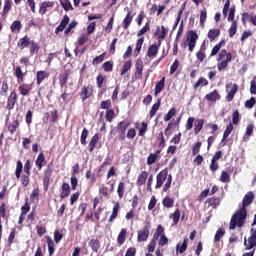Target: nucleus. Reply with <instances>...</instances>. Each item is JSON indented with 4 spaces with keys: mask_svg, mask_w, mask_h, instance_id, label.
<instances>
[{
    "mask_svg": "<svg viewBox=\"0 0 256 256\" xmlns=\"http://www.w3.org/2000/svg\"><path fill=\"white\" fill-rule=\"evenodd\" d=\"M245 221H247V209L239 208L231 217L229 223L230 231L243 228L245 225Z\"/></svg>",
    "mask_w": 256,
    "mask_h": 256,
    "instance_id": "obj_1",
    "label": "nucleus"
},
{
    "mask_svg": "<svg viewBox=\"0 0 256 256\" xmlns=\"http://www.w3.org/2000/svg\"><path fill=\"white\" fill-rule=\"evenodd\" d=\"M171 183H173V176L169 174V170L163 169L156 176L155 189H161L163 187V192L167 193L171 189Z\"/></svg>",
    "mask_w": 256,
    "mask_h": 256,
    "instance_id": "obj_2",
    "label": "nucleus"
},
{
    "mask_svg": "<svg viewBox=\"0 0 256 256\" xmlns=\"http://www.w3.org/2000/svg\"><path fill=\"white\" fill-rule=\"evenodd\" d=\"M69 21H70L69 16L65 14L60 24L56 27L54 31L55 35H59V33H62V31H64V35H69V33H71V30L77 27L78 25L77 21L72 20L70 23Z\"/></svg>",
    "mask_w": 256,
    "mask_h": 256,
    "instance_id": "obj_3",
    "label": "nucleus"
},
{
    "mask_svg": "<svg viewBox=\"0 0 256 256\" xmlns=\"http://www.w3.org/2000/svg\"><path fill=\"white\" fill-rule=\"evenodd\" d=\"M168 33H169V29L165 28V26H162L161 35L157 37V43L152 44L148 47L147 56L150 59H154V57H157V53H159L161 43H163V40H165V37H167Z\"/></svg>",
    "mask_w": 256,
    "mask_h": 256,
    "instance_id": "obj_4",
    "label": "nucleus"
},
{
    "mask_svg": "<svg viewBox=\"0 0 256 256\" xmlns=\"http://www.w3.org/2000/svg\"><path fill=\"white\" fill-rule=\"evenodd\" d=\"M21 173H23V162L18 160L16 163L15 177L16 179H20L22 187H28L29 183H31V172H24L22 176Z\"/></svg>",
    "mask_w": 256,
    "mask_h": 256,
    "instance_id": "obj_5",
    "label": "nucleus"
},
{
    "mask_svg": "<svg viewBox=\"0 0 256 256\" xmlns=\"http://www.w3.org/2000/svg\"><path fill=\"white\" fill-rule=\"evenodd\" d=\"M198 39L199 35H197V32L190 30L187 33L186 40L182 41L181 47L183 49H186L188 46V51H190V53H193V51H195V47L197 46Z\"/></svg>",
    "mask_w": 256,
    "mask_h": 256,
    "instance_id": "obj_6",
    "label": "nucleus"
},
{
    "mask_svg": "<svg viewBox=\"0 0 256 256\" xmlns=\"http://www.w3.org/2000/svg\"><path fill=\"white\" fill-rule=\"evenodd\" d=\"M131 127V121L129 120H122L117 123L116 129L119 133L118 139L119 141H124L126 136L125 134L127 133V129Z\"/></svg>",
    "mask_w": 256,
    "mask_h": 256,
    "instance_id": "obj_7",
    "label": "nucleus"
},
{
    "mask_svg": "<svg viewBox=\"0 0 256 256\" xmlns=\"http://www.w3.org/2000/svg\"><path fill=\"white\" fill-rule=\"evenodd\" d=\"M244 247L246 251H251V249H254L256 247V227L250 229V237L244 238Z\"/></svg>",
    "mask_w": 256,
    "mask_h": 256,
    "instance_id": "obj_8",
    "label": "nucleus"
},
{
    "mask_svg": "<svg viewBox=\"0 0 256 256\" xmlns=\"http://www.w3.org/2000/svg\"><path fill=\"white\" fill-rule=\"evenodd\" d=\"M53 176V168L48 165L43 174V187L45 191H49V185H51V177Z\"/></svg>",
    "mask_w": 256,
    "mask_h": 256,
    "instance_id": "obj_9",
    "label": "nucleus"
},
{
    "mask_svg": "<svg viewBox=\"0 0 256 256\" xmlns=\"http://www.w3.org/2000/svg\"><path fill=\"white\" fill-rule=\"evenodd\" d=\"M79 97L82 103H85L87 99L93 97V85L88 84L87 86L82 87V90L79 93Z\"/></svg>",
    "mask_w": 256,
    "mask_h": 256,
    "instance_id": "obj_10",
    "label": "nucleus"
},
{
    "mask_svg": "<svg viewBox=\"0 0 256 256\" xmlns=\"http://www.w3.org/2000/svg\"><path fill=\"white\" fill-rule=\"evenodd\" d=\"M238 91V86L237 84H233V83H228L226 84V92H227V96H226V100L227 101H233V99L235 98V94Z\"/></svg>",
    "mask_w": 256,
    "mask_h": 256,
    "instance_id": "obj_11",
    "label": "nucleus"
},
{
    "mask_svg": "<svg viewBox=\"0 0 256 256\" xmlns=\"http://www.w3.org/2000/svg\"><path fill=\"white\" fill-rule=\"evenodd\" d=\"M49 117L51 123H57L59 121V112L57 109H54L50 112H45L44 113V118H43V123H49Z\"/></svg>",
    "mask_w": 256,
    "mask_h": 256,
    "instance_id": "obj_12",
    "label": "nucleus"
},
{
    "mask_svg": "<svg viewBox=\"0 0 256 256\" xmlns=\"http://www.w3.org/2000/svg\"><path fill=\"white\" fill-rule=\"evenodd\" d=\"M149 226L145 225L142 229L138 231L137 241L138 243H143L149 239Z\"/></svg>",
    "mask_w": 256,
    "mask_h": 256,
    "instance_id": "obj_13",
    "label": "nucleus"
},
{
    "mask_svg": "<svg viewBox=\"0 0 256 256\" xmlns=\"http://www.w3.org/2000/svg\"><path fill=\"white\" fill-rule=\"evenodd\" d=\"M255 200V194L252 191L247 192L242 200V206L240 208L247 209L251 203Z\"/></svg>",
    "mask_w": 256,
    "mask_h": 256,
    "instance_id": "obj_14",
    "label": "nucleus"
},
{
    "mask_svg": "<svg viewBox=\"0 0 256 256\" xmlns=\"http://www.w3.org/2000/svg\"><path fill=\"white\" fill-rule=\"evenodd\" d=\"M70 76H71V70H69V69L62 71L58 75L59 85L61 88L65 87V85H67V82L69 81Z\"/></svg>",
    "mask_w": 256,
    "mask_h": 256,
    "instance_id": "obj_15",
    "label": "nucleus"
},
{
    "mask_svg": "<svg viewBox=\"0 0 256 256\" xmlns=\"http://www.w3.org/2000/svg\"><path fill=\"white\" fill-rule=\"evenodd\" d=\"M15 103H17V92L13 90L8 97L6 109L12 111L15 109Z\"/></svg>",
    "mask_w": 256,
    "mask_h": 256,
    "instance_id": "obj_16",
    "label": "nucleus"
},
{
    "mask_svg": "<svg viewBox=\"0 0 256 256\" xmlns=\"http://www.w3.org/2000/svg\"><path fill=\"white\" fill-rule=\"evenodd\" d=\"M206 51L207 45L205 44V41H203L199 51L196 53V58L200 63H203V61H205V58L207 57Z\"/></svg>",
    "mask_w": 256,
    "mask_h": 256,
    "instance_id": "obj_17",
    "label": "nucleus"
},
{
    "mask_svg": "<svg viewBox=\"0 0 256 256\" xmlns=\"http://www.w3.org/2000/svg\"><path fill=\"white\" fill-rule=\"evenodd\" d=\"M50 73L45 70H39L36 72V84L41 85L43 81H46V79H49Z\"/></svg>",
    "mask_w": 256,
    "mask_h": 256,
    "instance_id": "obj_18",
    "label": "nucleus"
},
{
    "mask_svg": "<svg viewBox=\"0 0 256 256\" xmlns=\"http://www.w3.org/2000/svg\"><path fill=\"white\" fill-rule=\"evenodd\" d=\"M231 61H233V55L231 54V52H228L227 58L217 64L218 71H224V69H227Z\"/></svg>",
    "mask_w": 256,
    "mask_h": 256,
    "instance_id": "obj_19",
    "label": "nucleus"
},
{
    "mask_svg": "<svg viewBox=\"0 0 256 256\" xmlns=\"http://www.w3.org/2000/svg\"><path fill=\"white\" fill-rule=\"evenodd\" d=\"M19 119H15L12 122H6V127L10 133V135H15V133L17 132V129L19 128Z\"/></svg>",
    "mask_w": 256,
    "mask_h": 256,
    "instance_id": "obj_20",
    "label": "nucleus"
},
{
    "mask_svg": "<svg viewBox=\"0 0 256 256\" xmlns=\"http://www.w3.org/2000/svg\"><path fill=\"white\" fill-rule=\"evenodd\" d=\"M149 177L148 171H142L137 178L136 185L137 187H143L147 183V179Z\"/></svg>",
    "mask_w": 256,
    "mask_h": 256,
    "instance_id": "obj_21",
    "label": "nucleus"
},
{
    "mask_svg": "<svg viewBox=\"0 0 256 256\" xmlns=\"http://www.w3.org/2000/svg\"><path fill=\"white\" fill-rule=\"evenodd\" d=\"M101 139V134L96 133L92 136L88 147H89V152L93 153V151H95V147H97V143H99V140Z\"/></svg>",
    "mask_w": 256,
    "mask_h": 256,
    "instance_id": "obj_22",
    "label": "nucleus"
},
{
    "mask_svg": "<svg viewBox=\"0 0 256 256\" xmlns=\"http://www.w3.org/2000/svg\"><path fill=\"white\" fill-rule=\"evenodd\" d=\"M55 7V2L44 1L40 4L39 13L40 15H45L47 13V9H53Z\"/></svg>",
    "mask_w": 256,
    "mask_h": 256,
    "instance_id": "obj_23",
    "label": "nucleus"
},
{
    "mask_svg": "<svg viewBox=\"0 0 256 256\" xmlns=\"http://www.w3.org/2000/svg\"><path fill=\"white\" fill-rule=\"evenodd\" d=\"M131 23H133V12H131V10H128L125 18L122 21L123 29L125 30L129 29Z\"/></svg>",
    "mask_w": 256,
    "mask_h": 256,
    "instance_id": "obj_24",
    "label": "nucleus"
},
{
    "mask_svg": "<svg viewBox=\"0 0 256 256\" xmlns=\"http://www.w3.org/2000/svg\"><path fill=\"white\" fill-rule=\"evenodd\" d=\"M31 89H33V87L30 84H26V83H23L18 86V91L20 95H22V97H27V95L31 93Z\"/></svg>",
    "mask_w": 256,
    "mask_h": 256,
    "instance_id": "obj_25",
    "label": "nucleus"
},
{
    "mask_svg": "<svg viewBox=\"0 0 256 256\" xmlns=\"http://www.w3.org/2000/svg\"><path fill=\"white\" fill-rule=\"evenodd\" d=\"M31 38L27 35H25L24 37L20 38L18 43H17V47H19V49H26V47H29V45H31Z\"/></svg>",
    "mask_w": 256,
    "mask_h": 256,
    "instance_id": "obj_26",
    "label": "nucleus"
},
{
    "mask_svg": "<svg viewBox=\"0 0 256 256\" xmlns=\"http://www.w3.org/2000/svg\"><path fill=\"white\" fill-rule=\"evenodd\" d=\"M62 192L60 195V199H66V197H69L71 195V186L69 183L64 182L61 186Z\"/></svg>",
    "mask_w": 256,
    "mask_h": 256,
    "instance_id": "obj_27",
    "label": "nucleus"
},
{
    "mask_svg": "<svg viewBox=\"0 0 256 256\" xmlns=\"http://www.w3.org/2000/svg\"><path fill=\"white\" fill-rule=\"evenodd\" d=\"M136 70H135V79H141L143 77V61L137 60L135 64Z\"/></svg>",
    "mask_w": 256,
    "mask_h": 256,
    "instance_id": "obj_28",
    "label": "nucleus"
},
{
    "mask_svg": "<svg viewBox=\"0 0 256 256\" xmlns=\"http://www.w3.org/2000/svg\"><path fill=\"white\" fill-rule=\"evenodd\" d=\"M35 165L38 169V171H41L43 167H45V155L43 152H40L35 160Z\"/></svg>",
    "mask_w": 256,
    "mask_h": 256,
    "instance_id": "obj_29",
    "label": "nucleus"
},
{
    "mask_svg": "<svg viewBox=\"0 0 256 256\" xmlns=\"http://www.w3.org/2000/svg\"><path fill=\"white\" fill-rule=\"evenodd\" d=\"M205 99L206 101L215 103V101H219V99H221V95L217 90H214L211 93L206 94Z\"/></svg>",
    "mask_w": 256,
    "mask_h": 256,
    "instance_id": "obj_30",
    "label": "nucleus"
},
{
    "mask_svg": "<svg viewBox=\"0 0 256 256\" xmlns=\"http://www.w3.org/2000/svg\"><path fill=\"white\" fill-rule=\"evenodd\" d=\"M163 89H165V77H162L158 82H156L154 89L155 97H157V95H159Z\"/></svg>",
    "mask_w": 256,
    "mask_h": 256,
    "instance_id": "obj_31",
    "label": "nucleus"
},
{
    "mask_svg": "<svg viewBox=\"0 0 256 256\" xmlns=\"http://www.w3.org/2000/svg\"><path fill=\"white\" fill-rule=\"evenodd\" d=\"M14 75H15L18 83H23V81H25V73H23L21 66H17L15 68Z\"/></svg>",
    "mask_w": 256,
    "mask_h": 256,
    "instance_id": "obj_32",
    "label": "nucleus"
},
{
    "mask_svg": "<svg viewBox=\"0 0 256 256\" xmlns=\"http://www.w3.org/2000/svg\"><path fill=\"white\" fill-rule=\"evenodd\" d=\"M206 203L212 208V209H217L219 205H221V198L219 197H211L208 198Z\"/></svg>",
    "mask_w": 256,
    "mask_h": 256,
    "instance_id": "obj_33",
    "label": "nucleus"
},
{
    "mask_svg": "<svg viewBox=\"0 0 256 256\" xmlns=\"http://www.w3.org/2000/svg\"><path fill=\"white\" fill-rule=\"evenodd\" d=\"M219 35H221V30H219V29H210L208 31L207 37H208L209 41L211 43H213V41H215L219 37Z\"/></svg>",
    "mask_w": 256,
    "mask_h": 256,
    "instance_id": "obj_34",
    "label": "nucleus"
},
{
    "mask_svg": "<svg viewBox=\"0 0 256 256\" xmlns=\"http://www.w3.org/2000/svg\"><path fill=\"white\" fill-rule=\"evenodd\" d=\"M89 247H91L92 251L94 253H99V249L101 247V241L99 239H91L88 242Z\"/></svg>",
    "mask_w": 256,
    "mask_h": 256,
    "instance_id": "obj_35",
    "label": "nucleus"
},
{
    "mask_svg": "<svg viewBox=\"0 0 256 256\" xmlns=\"http://www.w3.org/2000/svg\"><path fill=\"white\" fill-rule=\"evenodd\" d=\"M119 209H121L119 202L114 203L112 213L108 219L109 223L115 221V218L117 217V215H119Z\"/></svg>",
    "mask_w": 256,
    "mask_h": 256,
    "instance_id": "obj_36",
    "label": "nucleus"
},
{
    "mask_svg": "<svg viewBox=\"0 0 256 256\" xmlns=\"http://www.w3.org/2000/svg\"><path fill=\"white\" fill-rule=\"evenodd\" d=\"M22 27H23V24H21V21L16 20V21H13L12 24L10 25V31L12 33H21Z\"/></svg>",
    "mask_w": 256,
    "mask_h": 256,
    "instance_id": "obj_37",
    "label": "nucleus"
},
{
    "mask_svg": "<svg viewBox=\"0 0 256 256\" xmlns=\"http://www.w3.org/2000/svg\"><path fill=\"white\" fill-rule=\"evenodd\" d=\"M159 155H161V149L157 150L155 153H150L147 158V165H153V163L159 159Z\"/></svg>",
    "mask_w": 256,
    "mask_h": 256,
    "instance_id": "obj_38",
    "label": "nucleus"
},
{
    "mask_svg": "<svg viewBox=\"0 0 256 256\" xmlns=\"http://www.w3.org/2000/svg\"><path fill=\"white\" fill-rule=\"evenodd\" d=\"M162 205L163 207H165L166 209H171V207H173L175 205V199L171 198L169 196H165L162 200Z\"/></svg>",
    "mask_w": 256,
    "mask_h": 256,
    "instance_id": "obj_39",
    "label": "nucleus"
},
{
    "mask_svg": "<svg viewBox=\"0 0 256 256\" xmlns=\"http://www.w3.org/2000/svg\"><path fill=\"white\" fill-rule=\"evenodd\" d=\"M46 243L48 247L49 256H52L53 253H55V242L53 241V239H51V236H46Z\"/></svg>",
    "mask_w": 256,
    "mask_h": 256,
    "instance_id": "obj_40",
    "label": "nucleus"
},
{
    "mask_svg": "<svg viewBox=\"0 0 256 256\" xmlns=\"http://www.w3.org/2000/svg\"><path fill=\"white\" fill-rule=\"evenodd\" d=\"M203 125H205L204 119H197L194 123V133L195 135H199L201 133V130L203 129Z\"/></svg>",
    "mask_w": 256,
    "mask_h": 256,
    "instance_id": "obj_41",
    "label": "nucleus"
},
{
    "mask_svg": "<svg viewBox=\"0 0 256 256\" xmlns=\"http://www.w3.org/2000/svg\"><path fill=\"white\" fill-rule=\"evenodd\" d=\"M126 239H127V229L122 228L117 237L118 245H123V243H125Z\"/></svg>",
    "mask_w": 256,
    "mask_h": 256,
    "instance_id": "obj_42",
    "label": "nucleus"
},
{
    "mask_svg": "<svg viewBox=\"0 0 256 256\" xmlns=\"http://www.w3.org/2000/svg\"><path fill=\"white\" fill-rule=\"evenodd\" d=\"M13 7V3L11 2V0H5L4 1V7H3V10H2V17H5V15H8L9 14V11H11Z\"/></svg>",
    "mask_w": 256,
    "mask_h": 256,
    "instance_id": "obj_43",
    "label": "nucleus"
},
{
    "mask_svg": "<svg viewBox=\"0 0 256 256\" xmlns=\"http://www.w3.org/2000/svg\"><path fill=\"white\" fill-rule=\"evenodd\" d=\"M159 107H161V99L159 98L156 103L153 104L149 115H150V119H153L154 115H157V111H159Z\"/></svg>",
    "mask_w": 256,
    "mask_h": 256,
    "instance_id": "obj_44",
    "label": "nucleus"
},
{
    "mask_svg": "<svg viewBox=\"0 0 256 256\" xmlns=\"http://www.w3.org/2000/svg\"><path fill=\"white\" fill-rule=\"evenodd\" d=\"M209 85V81H207L205 78L200 77L197 82L193 84V89L197 90L199 87H207Z\"/></svg>",
    "mask_w": 256,
    "mask_h": 256,
    "instance_id": "obj_45",
    "label": "nucleus"
},
{
    "mask_svg": "<svg viewBox=\"0 0 256 256\" xmlns=\"http://www.w3.org/2000/svg\"><path fill=\"white\" fill-rule=\"evenodd\" d=\"M177 115V108L172 107L166 115H164L163 119L165 122L167 121H171V119H173V117H175Z\"/></svg>",
    "mask_w": 256,
    "mask_h": 256,
    "instance_id": "obj_46",
    "label": "nucleus"
},
{
    "mask_svg": "<svg viewBox=\"0 0 256 256\" xmlns=\"http://www.w3.org/2000/svg\"><path fill=\"white\" fill-rule=\"evenodd\" d=\"M219 181L221 183H231V174L227 171H222Z\"/></svg>",
    "mask_w": 256,
    "mask_h": 256,
    "instance_id": "obj_47",
    "label": "nucleus"
},
{
    "mask_svg": "<svg viewBox=\"0 0 256 256\" xmlns=\"http://www.w3.org/2000/svg\"><path fill=\"white\" fill-rule=\"evenodd\" d=\"M163 235H165V228H163V225L159 224L156 232L154 233L153 239H156L157 241L159 237H163Z\"/></svg>",
    "mask_w": 256,
    "mask_h": 256,
    "instance_id": "obj_48",
    "label": "nucleus"
},
{
    "mask_svg": "<svg viewBox=\"0 0 256 256\" xmlns=\"http://www.w3.org/2000/svg\"><path fill=\"white\" fill-rule=\"evenodd\" d=\"M60 5L64 11H73V4L69 0H60Z\"/></svg>",
    "mask_w": 256,
    "mask_h": 256,
    "instance_id": "obj_49",
    "label": "nucleus"
},
{
    "mask_svg": "<svg viewBox=\"0 0 256 256\" xmlns=\"http://www.w3.org/2000/svg\"><path fill=\"white\" fill-rule=\"evenodd\" d=\"M232 131H233V123H229L226 126V130L224 131L221 143H223L227 140V137H229V135H231Z\"/></svg>",
    "mask_w": 256,
    "mask_h": 256,
    "instance_id": "obj_50",
    "label": "nucleus"
},
{
    "mask_svg": "<svg viewBox=\"0 0 256 256\" xmlns=\"http://www.w3.org/2000/svg\"><path fill=\"white\" fill-rule=\"evenodd\" d=\"M170 217L173 221V225H177L179 223V219H181V211L179 210V208H177Z\"/></svg>",
    "mask_w": 256,
    "mask_h": 256,
    "instance_id": "obj_51",
    "label": "nucleus"
},
{
    "mask_svg": "<svg viewBox=\"0 0 256 256\" xmlns=\"http://www.w3.org/2000/svg\"><path fill=\"white\" fill-rule=\"evenodd\" d=\"M106 55H107V53L103 52L99 56H96L95 58H93L92 65H99V64L103 63V61H105Z\"/></svg>",
    "mask_w": 256,
    "mask_h": 256,
    "instance_id": "obj_52",
    "label": "nucleus"
},
{
    "mask_svg": "<svg viewBox=\"0 0 256 256\" xmlns=\"http://www.w3.org/2000/svg\"><path fill=\"white\" fill-rule=\"evenodd\" d=\"M105 119L108 123H113V119H115V110L108 109L106 110Z\"/></svg>",
    "mask_w": 256,
    "mask_h": 256,
    "instance_id": "obj_53",
    "label": "nucleus"
},
{
    "mask_svg": "<svg viewBox=\"0 0 256 256\" xmlns=\"http://www.w3.org/2000/svg\"><path fill=\"white\" fill-rule=\"evenodd\" d=\"M87 137H89V130H87V128H84L80 136L81 145H87Z\"/></svg>",
    "mask_w": 256,
    "mask_h": 256,
    "instance_id": "obj_54",
    "label": "nucleus"
},
{
    "mask_svg": "<svg viewBox=\"0 0 256 256\" xmlns=\"http://www.w3.org/2000/svg\"><path fill=\"white\" fill-rule=\"evenodd\" d=\"M176 251L177 253L183 254L185 251H187V238L183 240V243L181 246L179 244L176 245Z\"/></svg>",
    "mask_w": 256,
    "mask_h": 256,
    "instance_id": "obj_55",
    "label": "nucleus"
},
{
    "mask_svg": "<svg viewBox=\"0 0 256 256\" xmlns=\"http://www.w3.org/2000/svg\"><path fill=\"white\" fill-rule=\"evenodd\" d=\"M224 235L225 230L223 228H219L214 236V243H219Z\"/></svg>",
    "mask_w": 256,
    "mask_h": 256,
    "instance_id": "obj_56",
    "label": "nucleus"
},
{
    "mask_svg": "<svg viewBox=\"0 0 256 256\" xmlns=\"http://www.w3.org/2000/svg\"><path fill=\"white\" fill-rule=\"evenodd\" d=\"M117 195L119 199H121L125 195V183L124 182H119L118 187H117Z\"/></svg>",
    "mask_w": 256,
    "mask_h": 256,
    "instance_id": "obj_57",
    "label": "nucleus"
},
{
    "mask_svg": "<svg viewBox=\"0 0 256 256\" xmlns=\"http://www.w3.org/2000/svg\"><path fill=\"white\" fill-rule=\"evenodd\" d=\"M102 69L105 71V73H111L113 71V62L106 61L102 65Z\"/></svg>",
    "mask_w": 256,
    "mask_h": 256,
    "instance_id": "obj_58",
    "label": "nucleus"
},
{
    "mask_svg": "<svg viewBox=\"0 0 256 256\" xmlns=\"http://www.w3.org/2000/svg\"><path fill=\"white\" fill-rule=\"evenodd\" d=\"M35 53H39V44L32 40L30 42V55H35Z\"/></svg>",
    "mask_w": 256,
    "mask_h": 256,
    "instance_id": "obj_59",
    "label": "nucleus"
},
{
    "mask_svg": "<svg viewBox=\"0 0 256 256\" xmlns=\"http://www.w3.org/2000/svg\"><path fill=\"white\" fill-rule=\"evenodd\" d=\"M205 21H207V8H203L200 11V25L202 27L205 25Z\"/></svg>",
    "mask_w": 256,
    "mask_h": 256,
    "instance_id": "obj_60",
    "label": "nucleus"
},
{
    "mask_svg": "<svg viewBox=\"0 0 256 256\" xmlns=\"http://www.w3.org/2000/svg\"><path fill=\"white\" fill-rule=\"evenodd\" d=\"M151 29V25L149 24V22H147L143 28H141L138 33H137V37H142V35H145V33H147V31H150Z\"/></svg>",
    "mask_w": 256,
    "mask_h": 256,
    "instance_id": "obj_61",
    "label": "nucleus"
},
{
    "mask_svg": "<svg viewBox=\"0 0 256 256\" xmlns=\"http://www.w3.org/2000/svg\"><path fill=\"white\" fill-rule=\"evenodd\" d=\"M203 143L201 141H197L193 146H192V155L195 156L201 151V146Z\"/></svg>",
    "mask_w": 256,
    "mask_h": 256,
    "instance_id": "obj_62",
    "label": "nucleus"
},
{
    "mask_svg": "<svg viewBox=\"0 0 256 256\" xmlns=\"http://www.w3.org/2000/svg\"><path fill=\"white\" fill-rule=\"evenodd\" d=\"M99 195L100 197H109V188L105 185H102L100 188H99Z\"/></svg>",
    "mask_w": 256,
    "mask_h": 256,
    "instance_id": "obj_63",
    "label": "nucleus"
},
{
    "mask_svg": "<svg viewBox=\"0 0 256 256\" xmlns=\"http://www.w3.org/2000/svg\"><path fill=\"white\" fill-rule=\"evenodd\" d=\"M235 33H237V21H233L229 28V37H235Z\"/></svg>",
    "mask_w": 256,
    "mask_h": 256,
    "instance_id": "obj_64",
    "label": "nucleus"
}]
</instances>
